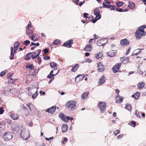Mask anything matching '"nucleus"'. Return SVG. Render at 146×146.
I'll return each mask as SVG.
<instances>
[{"label": "nucleus", "instance_id": "f257e3e1", "mask_svg": "<svg viewBox=\"0 0 146 146\" xmlns=\"http://www.w3.org/2000/svg\"><path fill=\"white\" fill-rule=\"evenodd\" d=\"M76 101H70L67 102L66 107L70 110H74L76 108Z\"/></svg>", "mask_w": 146, "mask_h": 146}, {"label": "nucleus", "instance_id": "f03ea898", "mask_svg": "<svg viewBox=\"0 0 146 146\" xmlns=\"http://www.w3.org/2000/svg\"><path fill=\"white\" fill-rule=\"evenodd\" d=\"M37 88L36 86H35L34 84H32L29 86L28 91V94L29 95L37 92Z\"/></svg>", "mask_w": 146, "mask_h": 146}, {"label": "nucleus", "instance_id": "7ed1b4c3", "mask_svg": "<svg viewBox=\"0 0 146 146\" xmlns=\"http://www.w3.org/2000/svg\"><path fill=\"white\" fill-rule=\"evenodd\" d=\"M98 107L102 113H104L106 110V104L103 102H100L98 104Z\"/></svg>", "mask_w": 146, "mask_h": 146}, {"label": "nucleus", "instance_id": "20e7f679", "mask_svg": "<svg viewBox=\"0 0 146 146\" xmlns=\"http://www.w3.org/2000/svg\"><path fill=\"white\" fill-rule=\"evenodd\" d=\"M3 137V139L5 141H8L13 137V133L10 132H6L4 133Z\"/></svg>", "mask_w": 146, "mask_h": 146}, {"label": "nucleus", "instance_id": "39448f33", "mask_svg": "<svg viewBox=\"0 0 146 146\" xmlns=\"http://www.w3.org/2000/svg\"><path fill=\"white\" fill-rule=\"evenodd\" d=\"M108 41V40L107 38H102L98 40L96 44L99 46H102L103 47H104Z\"/></svg>", "mask_w": 146, "mask_h": 146}, {"label": "nucleus", "instance_id": "423d86ee", "mask_svg": "<svg viewBox=\"0 0 146 146\" xmlns=\"http://www.w3.org/2000/svg\"><path fill=\"white\" fill-rule=\"evenodd\" d=\"M146 28V25H144L143 26H141L138 29V30L136 31L139 32L138 33H140V35H141L142 36H145V35L146 33L143 30V29Z\"/></svg>", "mask_w": 146, "mask_h": 146}, {"label": "nucleus", "instance_id": "0eeeda50", "mask_svg": "<svg viewBox=\"0 0 146 146\" xmlns=\"http://www.w3.org/2000/svg\"><path fill=\"white\" fill-rule=\"evenodd\" d=\"M121 63H118L115 64L112 68V70L114 73L117 72L120 68Z\"/></svg>", "mask_w": 146, "mask_h": 146}, {"label": "nucleus", "instance_id": "6e6552de", "mask_svg": "<svg viewBox=\"0 0 146 146\" xmlns=\"http://www.w3.org/2000/svg\"><path fill=\"white\" fill-rule=\"evenodd\" d=\"M98 70L99 72H102L104 70V66L101 62L98 63Z\"/></svg>", "mask_w": 146, "mask_h": 146}, {"label": "nucleus", "instance_id": "1a4fd4ad", "mask_svg": "<svg viewBox=\"0 0 146 146\" xmlns=\"http://www.w3.org/2000/svg\"><path fill=\"white\" fill-rule=\"evenodd\" d=\"M129 41L127 39H124L121 40L120 41L121 44L122 46H125L129 44Z\"/></svg>", "mask_w": 146, "mask_h": 146}, {"label": "nucleus", "instance_id": "9d476101", "mask_svg": "<svg viewBox=\"0 0 146 146\" xmlns=\"http://www.w3.org/2000/svg\"><path fill=\"white\" fill-rule=\"evenodd\" d=\"M17 50L15 48H14V50L13 51V48L12 47H11V56L10 57V60H12L13 59L14 54L15 53Z\"/></svg>", "mask_w": 146, "mask_h": 146}, {"label": "nucleus", "instance_id": "9b49d317", "mask_svg": "<svg viewBox=\"0 0 146 146\" xmlns=\"http://www.w3.org/2000/svg\"><path fill=\"white\" fill-rule=\"evenodd\" d=\"M56 109V106H53L47 109L46 111L50 113L53 114L55 112Z\"/></svg>", "mask_w": 146, "mask_h": 146}, {"label": "nucleus", "instance_id": "f8f14e48", "mask_svg": "<svg viewBox=\"0 0 146 146\" xmlns=\"http://www.w3.org/2000/svg\"><path fill=\"white\" fill-rule=\"evenodd\" d=\"M116 51L115 50H112L107 53V55L110 57H112L116 54Z\"/></svg>", "mask_w": 146, "mask_h": 146}, {"label": "nucleus", "instance_id": "ddd939ff", "mask_svg": "<svg viewBox=\"0 0 146 146\" xmlns=\"http://www.w3.org/2000/svg\"><path fill=\"white\" fill-rule=\"evenodd\" d=\"M64 114L63 113H60L59 114V117L64 121L65 122H68V121L66 120V117Z\"/></svg>", "mask_w": 146, "mask_h": 146}, {"label": "nucleus", "instance_id": "4468645a", "mask_svg": "<svg viewBox=\"0 0 146 146\" xmlns=\"http://www.w3.org/2000/svg\"><path fill=\"white\" fill-rule=\"evenodd\" d=\"M129 5L128 7H129L130 9L133 10L135 7V4L132 1H129L128 2Z\"/></svg>", "mask_w": 146, "mask_h": 146}, {"label": "nucleus", "instance_id": "2eb2a0df", "mask_svg": "<svg viewBox=\"0 0 146 146\" xmlns=\"http://www.w3.org/2000/svg\"><path fill=\"white\" fill-rule=\"evenodd\" d=\"M106 80V79L104 76H102L99 79L98 84L100 85L102 84L105 82Z\"/></svg>", "mask_w": 146, "mask_h": 146}, {"label": "nucleus", "instance_id": "dca6fc26", "mask_svg": "<svg viewBox=\"0 0 146 146\" xmlns=\"http://www.w3.org/2000/svg\"><path fill=\"white\" fill-rule=\"evenodd\" d=\"M123 98L122 97L119 96H117L116 97L115 102L118 103H120L123 101Z\"/></svg>", "mask_w": 146, "mask_h": 146}, {"label": "nucleus", "instance_id": "f3484780", "mask_svg": "<svg viewBox=\"0 0 146 146\" xmlns=\"http://www.w3.org/2000/svg\"><path fill=\"white\" fill-rule=\"evenodd\" d=\"M84 76H82V75H79L77 76L75 78L76 82H78L82 80L84 78Z\"/></svg>", "mask_w": 146, "mask_h": 146}, {"label": "nucleus", "instance_id": "a211bd4d", "mask_svg": "<svg viewBox=\"0 0 146 146\" xmlns=\"http://www.w3.org/2000/svg\"><path fill=\"white\" fill-rule=\"evenodd\" d=\"M145 83L143 82H141L138 83L137 87L139 89H140L143 88L145 86Z\"/></svg>", "mask_w": 146, "mask_h": 146}, {"label": "nucleus", "instance_id": "6ab92c4d", "mask_svg": "<svg viewBox=\"0 0 146 146\" xmlns=\"http://www.w3.org/2000/svg\"><path fill=\"white\" fill-rule=\"evenodd\" d=\"M29 133L28 131L26 132L24 134L23 137H22L23 139L25 140H27L29 137Z\"/></svg>", "mask_w": 146, "mask_h": 146}, {"label": "nucleus", "instance_id": "aec40b11", "mask_svg": "<svg viewBox=\"0 0 146 146\" xmlns=\"http://www.w3.org/2000/svg\"><path fill=\"white\" fill-rule=\"evenodd\" d=\"M32 56V53L29 52L26 55L24 59L25 60H29L31 58V56Z\"/></svg>", "mask_w": 146, "mask_h": 146}, {"label": "nucleus", "instance_id": "412c9836", "mask_svg": "<svg viewBox=\"0 0 146 146\" xmlns=\"http://www.w3.org/2000/svg\"><path fill=\"white\" fill-rule=\"evenodd\" d=\"M91 45L90 44H88L84 48V50L86 51H90L91 50Z\"/></svg>", "mask_w": 146, "mask_h": 146}, {"label": "nucleus", "instance_id": "4be33fe9", "mask_svg": "<svg viewBox=\"0 0 146 146\" xmlns=\"http://www.w3.org/2000/svg\"><path fill=\"white\" fill-rule=\"evenodd\" d=\"M12 74H11L10 73H9L7 74V78H8L9 79V80H10L9 81V82L10 83H11L12 84H13L14 82L13 80H14L12 78L11 76H12Z\"/></svg>", "mask_w": 146, "mask_h": 146}, {"label": "nucleus", "instance_id": "5701e85b", "mask_svg": "<svg viewBox=\"0 0 146 146\" xmlns=\"http://www.w3.org/2000/svg\"><path fill=\"white\" fill-rule=\"evenodd\" d=\"M143 49H138L135 50L134 51V53L132 55V56H136L141 53V51H140L141 50Z\"/></svg>", "mask_w": 146, "mask_h": 146}, {"label": "nucleus", "instance_id": "b1692460", "mask_svg": "<svg viewBox=\"0 0 146 146\" xmlns=\"http://www.w3.org/2000/svg\"><path fill=\"white\" fill-rule=\"evenodd\" d=\"M33 33V31L31 29H28L27 30L26 33L27 35L29 36V37H31V36Z\"/></svg>", "mask_w": 146, "mask_h": 146}, {"label": "nucleus", "instance_id": "393cba45", "mask_svg": "<svg viewBox=\"0 0 146 146\" xmlns=\"http://www.w3.org/2000/svg\"><path fill=\"white\" fill-rule=\"evenodd\" d=\"M138 33L139 32L136 31L135 33V35L136 38L137 39L139 40L141 38L142 35H140V33Z\"/></svg>", "mask_w": 146, "mask_h": 146}, {"label": "nucleus", "instance_id": "a878e982", "mask_svg": "<svg viewBox=\"0 0 146 146\" xmlns=\"http://www.w3.org/2000/svg\"><path fill=\"white\" fill-rule=\"evenodd\" d=\"M79 64H76L75 66L72 67L71 69V71L72 72H75L79 68Z\"/></svg>", "mask_w": 146, "mask_h": 146}, {"label": "nucleus", "instance_id": "bb28decb", "mask_svg": "<svg viewBox=\"0 0 146 146\" xmlns=\"http://www.w3.org/2000/svg\"><path fill=\"white\" fill-rule=\"evenodd\" d=\"M11 117L14 120L17 119L19 115L17 114H13L10 115Z\"/></svg>", "mask_w": 146, "mask_h": 146}, {"label": "nucleus", "instance_id": "cd10ccee", "mask_svg": "<svg viewBox=\"0 0 146 146\" xmlns=\"http://www.w3.org/2000/svg\"><path fill=\"white\" fill-rule=\"evenodd\" d=\"M68 127L67 124H64L62 125V132L63 133L67 130Z\"/></svg>", "mask_w": 146, "mask_h": 146}, {"label": "nucleus", "instance_id": "c85d7f7f", "mask_svg": "<svg viewBox=\"0 0 146 146\" xmlns=\"http://www.w3.org/2000/svg\"><path fill=\"white\" fill-rule=\"evenodd\" d=\"M88 93L87 92H86L82 94L81 96V98L82 100H84L87 98L88 95Z\"/></svg>", "mask_w": 146, "mask_h": 146}, {"label": "nucleus", "instance_id": "c756f323", "mask_svg": "<svg viewBox=\"0 0 146 146\" xmlns=\"http://www.w3.org/2000/svg\"><path fill=\"white\" fill-rule=\"evenodd\" d=\"M110 2L109 1H108V2L107 3L106 2H103V6H104V8H108V7H109V6H110Z\"/></svg>", "mask_w": 146, "mask_h": 146}, {"label": "nucleus", "instance_id": "7c9ffc66", "mask_svg": "<svg viewBox=\"0 0 146 146\" xmlns=\"http://www.w3.org/2000/svg\"><path fill=\"white\" fill-rule=\"evenodd\" d=\"M100 11L99 9L98 8H96L94 10V15H97L100 14Z\"/></svg>", "mask_w": 146, "mask_h": 146}, {"label": "nucleus", "instance_id": "2f4dec72", "mask_svg": "<svg viewBox=\"0 0 146 146\" xmlns=\"http://www.w3.org/2000/svg\"><path fill=\"white\" fill-rule=\"evenodd\" d=\"M120 60L122 62L125 60H126V61L124 62V64L127 63L129 61V58L127 57H123L120 58Z\"/></svg>", "mask_w": 146, "mask_h": 146}, {"label": "nucleus", "instance_id": "473e14b6", "mask_svg": "<svg viewBox=\"0 0 146 146\" xmlns=\"http://www.w3.org/2000/svg\"><path fill=\"white\" fill-rule=\"evenodd\" d=\"M59 70H57V73L55 74H50V73H49V74L48 75V76H47V78H48L51 79L53 76L56 75L59 73Z\"/></svg>", "mask_w": 146, "mask_h": 146}, {"label": "nucleus", "instance_id": "72a5a7b5", "mask_svg": "<svg viewBox=\"0 0 146 146\" xmlns=\"http://www.w3.org/2000/svg\"><path fill=\"white\" fill-rule=\"evenodd\" d=\"M6 88L7 89V91L11 93H15L17 92L15 88L8 89L7 87Z\"/></svg>", "mask_w": 146, "mask_h": 146}, {"label": "nucleus", "instance_id": "f704fd0d", "mask_svg": "<svg viewBox=\"0 0 146 146\" xmlns=\"http://www.w3.org/2000/svg\"><path fill=\"white\" fill-rule=\"evenodd\" d=\"M125 107L126 109L129 111H131V104H127Z\"/></svg>", "mask_w": 146, "mask_h": 146}, {"label": "nucleus", "instance_id": "c9c22d12", "mask_svg": "<svg viewBox=\"0 0 146 146\" xmlns=\"http://www.w3.org/2000/svg\"><path fill=\"white\" fill-rule=\"evenodd\" d=\"M62 46H64L68 48H70L71 47V44H69L66 41V42L64 43L62 45Z\"/></svg>", "mask_w": 146, "mask_h": 146}, {"label": "nucleus", "instance_id": "e433bc0d", "mask_svg": "<svg viewBox=\"0 0 146 146\" xmlns=\"http://www.w3.org/2000/svg\"><path fill=\"white\" fill-rule=\"evenodd\" d=\"M124 4V3L122 1H119L116 3V6L119 7L122 6Z\"/></svg>", "mask_w": 146, "mask_h": 146}, {"label": "nucleus", "instance_id": "4c0bfd02", "mask_svg": "<svg viewBox=\"0 0 146 146\" xmlns=\"http://www.w3.org/2000/svg\"><path fill=\"white\" fill-rule=\"evenodd\" d=\"M103 56V54L101 53H97L95 55L96 58L97 59H99Z\"/></svg>", "mask_w": 146, "mask_h": 146}, {"label": "nucleus", "instance_id": "58836bf2", "mask_svg": "<svg viewBox=\"0 0 146 146\" xmlns=\"http://www.w3.org/2000/svg\"><path fill=\"white\" fill-rule=\"evenodd\" d=\"M60 43L61 41L59 40L56 39L52 42V44L56 45H58Z\"/></svg>", "mask_w": 146, "mask_h": 146}, {"label": "nucleus", "instance_id": "ea45409f", "mask_svg": "<svg viewBox=\"0 0 146 146\" xmlns=\"http://www.w3.org/2000/svg\"><path fill=\"white\" fill-rule=\"evenodd\" d=\"M19 45V42L18 41L16 42L14 44V48H15L17 50Z\"/></svg>", "mask_w": 146, "mask_h": 146}, {"label": "nucleus", "instance_id": "a19ab883", "mask_svg": "<svg viewBox=\"0 0 146 146\" xmlns=\"http://www.w3.org/2000/svg\"><path fill=\"white\" fill-rule=\"evenodd\" d=\"M33 66L32 64H28L26 66V68L31 70L33 69Z\"/></svg>", "mask_w": 146, "mask_h": 146}, {"label": "nucleus", "instance_id": "79ce46f5", "mask_svg": "<svg viewBox=\"0 0 146 146\" xmlns=\"http://www.w3.org/2000/svg\"><path fill=\"white\" fill-rule=\"evenodd\" d=\"M135 96L136 97H135V100L137 99L140 95V93L139 92H137L135 93Z\"/></svg>", "mask_w": 146, "mask_h": 146}, {"label": "nucleus", "instance_id": "37998d69", "mask_svg": "<svg viewBox=\"0 0 146 146\" xmlns=\"http://www.w3.org/2000/svg\"><path fill=\"white\" fill-rule=\"evenodd\" d=\"M50 65L52 68H53L56 66V64L54 62H51L50 63Z\"/></svg>", "mask_w": 146, "mask_h": 146}, {"label": "nucleus", "instance_id": "c03bdc74", "mask_svg": "<svg viewBox=\"0 0 146 146\" xmlns=\"http://www.w3.org/2000/svg\"><path fill=\"white\" fill-rule=\"evenodd\" d=\"M92 61L89 58H87V59H85V60L82 61V63H84L85 62H88L90 63L92 62Z\"/></svg>", "mask_w": 146, "mask_h": 146}, {"label": "nucleus", "instance_id": "a18cd8bd", "mask_svg": "<svg viewBox=\"0 0 146 146\" xmlns=\"http://www.w3.org/2000/svg\"><path fill=\"white\" fill-rule=\"evenodd\" d=\"M7 72V70H5L4 71L1 72L0 74V76H4Z\"/></svg>", "mask_w": 146, "mask_h": 146}, {"label": "nucleus", "instance_id": "49530a36", "mask_svg": "<svg viewBox=\"0 0 146 146\" xmlns=\"http://www.w3.org/2000/svg\"><path fill=\"white\" fill-rule=\"evenodd\" d=\"M115 5H111L110 4V6H109V7H108V8H109L111 10H114L115 9Z\"/></svg>", "mask_w": 146, "mask_h": 146}, {"label": "nucleus", "instance_id": "de8ad7c7", "mask_svg": "<svg viewBox=\"0 0 146 146\" xmlns=\"http://www.w3.org/2000/svg\"><path fill=\"white\" fill-rule=\"evenodd\" d=\"M38 95V92H36V93H35L34 94H33L32 95V98L33 99H35L37 96Z\"/></svg>", "mask_w": 146, "mask_h": 146}, {"label": "nucleus", "instance_id": "09e8293b", "mask_svg": "<svg viewBox=\"0 0 146 146\" xmlns=\"http://www.w3.org/2000/svg\"><path fill=\"white\" fill-rule=\"evenodd\" d=\"M120 133V131L118 129L115 130L113 132V134L115 135V136H116L119 133Z\"/></svg>", "mask_w": 146, "mask_h": 146}, {"label": "nucleus", "instance_id": "8fccbe9b", "mask_svg": "<svg viewBox=\"0 0 146 146\" xmlns=\"http://www.w3.org/2000/svg\"><path fill=\"white\" fill-rule=\"evenodd\" d=\"M135 114L136 115V116L139 118L141 117V116L138 113V110H136L135 111Z\"/></svg>", "mask_w": 146, "mask_h": 146}, {"label": "nucleus", "instance_id": "3c124183", "mask_svg": "<svg viewBox=\"0 0 146 146\" xmlns=\"http://www.w3.org/2000/svg\"><path fill=\"white\" fill-rule=\"evenodd\" d=\"M37 63L38 64H40L42 62L41 58L39 57H38L37 58Z\"/></svg>", "mask_w": 146, "mask_h": 146}, {"label": "nucleus", "instance_id": "603ef678", "mask_svg": "<svg viewBox=\"0 0 146 146\" xmlns=\"http://www.w3.org/2000/svg\"><path fill=\"white\" fill-rule=\"evenodd\" d=\"M95 15L96 16V17L95 18V19H96L98 20L100 19L101 17V16L100 14L97 15Z\"/></svg>", "mask_w": 146, "mask_h": 146}, {"label": "nucleus", "instance_id": "864d4df0", "mask_svg": "<svg viewBox=\"0 0 146 146\" xmlns=\"http://www.w3.org/2000/svg\"><path fill=\"white\" fill-rule=\"evenodd\" d=\"M31 27V23L30 21H29V24H28L27 26L26 27V29L27 30L29 28H30Z\"/></svg>", "mask_w": 146, "mask_h": 146}, {"label": "nucleus", "instance_id": "5fc2aeb1", "mask_svg": "<svg viewBox=\"0 0 146 146\" xmlns=\"http://www.w3.org/2000/svg\"><path fill=\"white\" fill-rule=\"evenodd\" d=\"M24 42L26 46L28 45L30 43V41L28 40L24 41Z\"/></svg>", "mask_w": 146, "mask_h": 146}, {"label": "nucleus", "instance_id": "6e6d98bb", "mask_svg": "<svg viewBox=\"0 0 146 146\" xmlns=\"http://www.w3.org/2000/svg\"><path fill=\"white\" fill-rule=\"evenodd\" d=\"M115 9L116 11H117L119 12H123V9H122L121 8H116Z\"/></svg>", "mask_w": 146, "mask_h": 146}, {"label": "nucleus", "instance_id": "4d7b16f0", "mask_svg": "<svg viewBox=\"0 0 146 146\" xmlns=\"http://www.w3.org/2000/svg\"><path fill=\"white\" fill-rule=\"evenodd\" d=\"M67 42L69 44H71L72 45L73 43V39H70L67 40Z\"/></svg>", "mask_w": 146, "mask_h": 146}, {"label": "nucleus", "instance_id": "13d9d810", "mask_svg": "<svg viewBox=\"0 0 146 146\" xmlns=\"http://www.w3.org/2000/svg\"><path fill=\"white\" fill-rule=\"evenodd\" d=\"M88 14L86 13H83V16L85 18H88Z\"/></svg>", "mask_w": 146, "mask_h": 146}, {"label": "nucleus", "instance_id": "bf43d9fd", "mask_svg": "<svg viewBox=\"0 0 146 146\" xmlns=\"http://www.w3.org/2000/svg\"><path fill=\"white\" fill-rule=\"evenodd\" d=\"M72 1L76 5H78V2L79 1V0H73Z\"/></svg>", "mask_w": 146, "mask_h": 146}, {"label": "nucleus", "instance_id": "052dcab7", "mask_svg": "<svg viewBox=\"0 0 146 146\" xmlns=\"http://www.w3.org/2000/svg\"><path fill=\"white\" fill-rule=\"evenodd\" d=\"M131 123L132 125H131L133 127H135L136 125V122L134 121H131Z\"/></svg>", "mask_w": 146, "mask_h": 146}, {"label": "nucleus", "instance_id": "680f3d73", "mask_svg": "<svg viewBox=\"0 0 146 146\" xmlns=\"http://www.w3.org/2000/svg\"><path fill=\"white\" fill-rule=\"evenodd\" d=\"M123 134H121L119 135L117 137V138L118 139H120L122 138V137L123 136Z\"/></svg>", "mask_w": 146, "mask_h": 146}, {"label": "nucleus", "instance_id": "e2e57ef3", "mask_svg": "<svg viewBox=\"0 0 146 146\" xmlns=\"http://www.w3.org/2000/svg\"><path fill=\"white\" fill-rule=\"evenodd\" d=\"M4 111L3 108L2 107L0 108V114H2Z\"/></svg>", "mask_w": 146, "mask_h": 146}, {"label": "nucleus", "instance_id": "0e129e2a", "mask_svg": "<svg viewBox=\"0 0 146 146\" xmlns=\"http://www.w3.org/2000/svg\"><path fill=\"white\" fill-rule=\"evenodd\" d=\"M31 45H36L37 46H38L40 44L38 42L35 43L33 42H31Z\"/></svg>", "mask_w": 146, "mask_h": 146}, {"label": "nucleus", "instance_id": "69168bd1", "mask_svg": "<svg viewBox=\"0 0 146 146\" xmlns=\"http://www.w3.org/2000/svg\"><path fill=\"white\" fill-rule=\"evenodd\" d=\"M84 2H85V1L84 0V1H83L80 2L78 4V5H79V6L80 7H81L82 5L84 3Z\"/></svg>", "mask_w": 146, "mask_h": 146}, {"label": "nucleus", "instance_id": "338daca9", "mask_svg": "<svg viewBox=\"0 0 146 146\" xmlns=\"http://www.w3.org/2000/svg\"><path fill=\"white\" fill-rule=\"evenodd\" d=\"M53 138H54L52 136V137H49V138H48L47 137H46V138H45V139L46 140H48L49 141H50V140L52 139Z\"/></svg>", "mask_w": 146, "mask_h": 146}, {"label": "nucleus", "instance_id": "774afa93", "mask_svg": "<svg viewBox=\"0 0 146 146\" xmlns=\"http://www.w3.org/2000/svg\"><path fill=\"white\" fill-rule=\"evenodd\" d=\"M131 48V47H129L128 48V50H127V51L126 52V55H127L129 54V50H130Z\"/></svg>", "mask_w": 146, "mask_h": 146}]
</instances>
